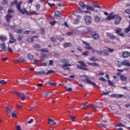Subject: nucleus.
Returning <instances> with one entry per match:
<instances>
[{
    "label": "nucleus",
    "instance_id": "46",
    "mask_svg": "<svg viewBox=\"0 0 130 130\" xmlns=\"http://www.w3.org/2000/svg\"><path fill=\"white\" fill-rule=\"evenodd\" d=\"M90 107H92L94 110H96L97 109V106L94 105H90Z\"/></svg>",
    "mask_w": 130,
    "mask_h": 130
},
{
    "label": "nucleus",
    "instance_id": "35",
    "mask_svg": "<svg viewBox=\"0 0 130 130\" xmlns=\"http://www.w3.org/2000/svg\"><path fill=\"white\" fill-rule=\"evenodd\" d=\"M17 61L18 62H22L23 61H26V60H25L23 57H20L19 59H17Z\"/></svg>",
    "mask_w": 130,
    "mask_h": 130
},
{
    "label": "nucleus",
    "instance_id": "53",
    "mask_svg": "<svg viewBox=\"0 0 130 130\" xmlns=\"http://www.w3.org/2000/svg\"><path fill=\"white\" fill-rule=\"evenodd\" d=\"M64 87L66 88V90H67V91H68V92H71V91L72 90V88H71V87L68 88V87H67V86H64Z\"/></svg>",
    "mask_w": 130,
    "mask_h": 130
},
{
    "label": "nucleus",
    "instance_id": "9",
    "mask_svg": "<svg viewBox=\"0 0 130 130\" xmlns=\"http://www.w3.org/2000/svg\"><path fill=\"white\" fill-rule=\"evenodd\" d=\"M130 56V53L128 51H124L122 53V56L123 58H127Z\"/></svg>",
    "mask_w": 130,
    "mask_h": 130
},
{
    "label": "nucleus",
    "instance_id": "30",
    "mask_svg": "<svg viewBox=\"0 0 130 130\" xmlns=\"http://www.w3.org/2000/svg\"><path fill=\"white\" fill-rule=\"evenodd\" d=\"M27 58L29 59V60H32V59L34 58V56H33V55L32 54H28L27 55Z\"/></svg>",
    "mask_w": 130,
    "mask_h": 130
},
{
    "label": "nucleus",
    "instance_id": "32",
    "mask_svg": "<svg viewBox=\"0 0 130 130\" xmlns=\"http://www.w3.org/2000/svg\"><path fill=\"white\" fill-rule=\"evenodd\" d=\"M33 48H40L41 46L38 44H36L32 46Z\"/></svg>",
    "mask_w": 130,
    "mask_h": 130
},
{
    "label": "nucleus",
    "instance_id": "47",
    "mask_svg": "<svg viewBox=\"0 0 130 130\" xmlns=\"http://www.w3.org/2000/svg\"><path fill=\"white\" fill-rule=\"evenodd\" d=\"M47 64V63H46V62H42L40 66L41 67H46Z\"/></svg>",
    "mask_w": 130,
    "mask_h": 130
},
{
    "label": "nucleus",
    "instance_id": "39",
    "mask_svg": "<svg viewBox=\"0 0 130 130\" xmlns=\"http://www.w3.org/2000/svg\"><path fill=\"white\" fill-rule=\"evenodd\" d=\"M47 57V54H42L41 55V58H46Z\"/></svg>",
    "mask_w": 130,
    "mask_h": 130
},
{
    "label": "nucleus",
    "instance_id": "22",
    "mask_svg": "<svg viewBox=\"0 0 130 130\" xmlns=\"http://www.w3.org/2000/svg\"><path fill=\"white\" fill-rule=\"evenodd\" d=\"M7 39V36L5 35L0 36V40H1V41H6Z\"/></svg>",
    "mask_w": 130,
    "mask_h": 130
},
{
    "label": "nucleus",
    "instance_id": "21",
    "mask_svg": "<svg viewBox=\"0 0 130 130\" xmlns=\"http://www.w3.org/2000/svg\"><path fill=\"white\" fill-rule=\"evenodd\" d=\"M54 16L56 17V18H58V17H61V14L59 11H55L54 12Z\"/></svg>",
    "mask_w": 130,
    "mask_h": 130
},
{
    "label": "nucleus",
    "instance_id": "52",
    "mask_svg": "<svg viewBox=\"0 0 130 130\" xmlns=\"http://www.w3.org/2000/svg\"><path fill=\"white\" fill-rule=\"evenodd\" d=\"M52 73H54V71L51 70L47 72L46 75H49V74H52Z\"/></svg>",
    "mask_w": 130,
    "mask_h": 130
},
{
    "label": "nucleus",
    "instance_id": "37",
    "mask_svg": "<svg viewBox=\"0 0 130 130\" xmlns=\"http://www.w3.org/2000/svg\"><path fill=\"white\" fill-rule=\"evenodd\" d=\"M98 125L100 127H104V128H106V125H105V124H104L102 123H101L99 124Z\"/></svg>",
    "mask_w": 130,
    "mask_h": 130
},
{
    "label": "nucleus",
    "instance_id": "19",
    "mask_svg": "<svg viewBox=\"0 0 130 130\" xmlns=\"http://www.w3.org/2000/svg\"><path fill=\"white\" fill-rule=\"evenodd\" d=\"M121 81H125L127 80V77L125 75H121L120 76Z\"/></svg>",
    "mask_w": 130,
    "mask_h": 130
},
{
    "label": "nucleus",
    "instance_id": "11",
    "mask_svg": "<svg viewBox=\"0 0 130 130\" xmlns=\"http://www.w3.org/2000/svg\"><path fill=\"white\" fill-rule=\"evenodd\" d=\"M17 96L19 97V98H20L22 101H25V98L26 96H25V94L24 93H20L18 92Z\"/></svg>",
    "mask_w": 130,
    "mask_h": 130
},
{
    "label": "nucleus",
    "instance_id": "50",
    "mask_svg": "<svg viewBox=\"0 0 130 130\" xmlns=\"http://www.w3.org/2000/svg\"><path fill=\"white\" fill-rule=\"evenodd\" d=\"M47 96H49V92L47 91L44 94V97H47Z\"/></svg>",
    "mask_w": 130,
    "mask_h": 130
},
{
    "label": "nucleus",
    "instance_id": "24",
    "mask_svg": "<svg viewBox=\"0 0 130 130\" xmlns=\"http://www.w3.org/2000/svg\"><path fill=\"white\" fill-rule=\"evenodd\" d=\"M89 59L91 61H97V60H98V59L94 56H91L89 57Z\"/></svg>",
    "mask_w": 130,
    "mask_h": 130
},
{
    "label": "nucleus",
    "instance_id": "23",
    "mask_svg": "<svg viewBox=\"0 0 130 130\" xmlns=\"http://www.w3.org/2000/svg\"><path fill=\"white\" fill-rule=\"evenodd\" d=\"M103 54L106 56L109 55V51H108V50L105 49L103 50Z\"/></svg>",
    "mask_w": 130,
    "mask_h": 130
},
{
    "label": "nucleus",
    "instance_id": "62",
    "mask_svg": "<svg viewBox=\"0 0 130 130\" xmlns=\"http://www.w3.org/2000/svg\"><path fill=\"white\" fill-rule=\"evenodd\" d=\"M56 23V21H51L50 22V25H51L52 26H53V25H54L55 23Z\"/></svg>",
    "mask_w": 130,
    "mask_h": 130
},
{
    "label": "nucleus",
    "instance_id": "8",
    "mask_svg": "<svg viewBox=\"0 0 130 130\" xmlns=\"http://www.w3.org/2000/svg\"><path fill=\"white\" fill-rule=\"evenodd\" d=\"M82 42H83V44H84V45L85 46L84 47V48L85 49H88L89 50H90V49H92V47H91L90 46V44L89 43H88V42H84L83 41H82Z\"/></svg>",
    "mask_w": 130,
    "mask_h": 130
},
{
    "label": "nucleus",
    "instance_id": "41",
    "mask_svg": "<svg viewBox=\"0 0 130 130\" xmlns=\"http://www.w3.org/2000/svg\"><path fill=\"white\" fill-rule=\"evenodd\" d=\"M0 84H1V85H6L7 82L4 80H2L0 81Z\"/></svg>",
    "mask_w": 130,
    "mask_h": 130
},
{
    "label": "nucleus",
    "instance_id": "45",
    "mask_svg": "<svg viewBox=\"0 0 130 130\" xmlns=\"http://www.w3.org/2000/svg\"><path fill=\"white\" fill-rule=\"evenodd\" d=\"M89 107H90V105H85L82 107V109L85 110V109H87V108H89Z\"/></svg>",
    "mask_w": 130,
    "mask_h": 130
},
{
    "label": "nucleus",
    "instance_id": "31",
    "mask_svg": "<svg viewBox=\"0 0 130 130\" xmlns=\"http://www.w3.org/2000/svg\"><path fill=\"white\" fill-rule=\"evenodd\" d=\"M62 63H63V64H70L69 63V60L66 59L62 60Z\"/></svg>",
    "mask_w": 130,
    "mask_h": 130
},
{
    "label": "nucleus",
    "instance_id": "3",
    "mask_svg": "<svg viewBox=\"0 0 130 130\" xmlns=\"http://www.w3.org/2000/svg\"><path fill=\"white\" fill-rule=\"evenodd\" d=\"M85 79L84 80H82V82L84 83L85 81H86L88 84H90V85H92V86H95L96 84L95 83L92 82L91 80H90V78H89V77L87 76H84Z\"/></svg>",
    "mask_w": 130,
    "mask_h": 130
},
{
    "label": "nucleus",
    "instance_id": "33",
    "mask_svg": "<svg viewBox=\"0 0 130 130\" xmlns=\"http://www.w3.org/2000/svg\"><path fill=\"white\" fill-rule=\"evenodd\" d=\"M114 97L116 98H122L123 97V95L122 94H114Z\"/></svg>",
    "mask_w": 130,
    "mask_h": 130
},
{
    "label": "nucleus",
    "instance_id": "48",
    "mask_svg": "<svg viewBox=\"0 0 130 130\" xmlns=\"http://www.w3.org/2000/svg\"><path fill=\"white\" fill-rule=\"evenodd\" d=\"M70 116H71V120H72V121H75V119H76V117L74 116H73V115H71Z\"/></svg>",
    "mask_w": 130,
    "mask_h": 130
},
{
    "label": "nucleus",
    "instance_id": "10",
    "mask_svg": "<svg viewBox=\"0 0 130 130\" xmlns=\"http://www.w3.org/2000/svg\"><path fill=\"white\" fill-rule=\"evenodd\" d=\"M79 6L81 7V8H79V11L80 12H83V10L87 7L83 2H79Z\"/></svg>",
    "mask_w": 130,
    "mask_h": 130
},
{
    "label": "nucleus",
    "instance_id": "4",
    "mask_svg": "<svg viewBox=\"0 0 130 130\" xmlns=\"http://www.w3.org/2000/svg\"><path fill=\"white\" fill-rule=\"evenodd\" d=\"M84 20L86 22V25H90L92 22V18H91V16L86 15L84 17Z\"/></svg>",
    "mask_w": 130,
    "mask_h": 130
},
{
    "label": "nucleus",
    "instance_id": "2",
    "mask_svg": "<svg viewBox=\"0 0 130 130\" xmlns=\"http://www.w3.org/2000/svg\"><path fill=\"white\" fill-rule=\"evenodd\" d=\"M115 63L117 67L119 68H120V67H121L122 65L126 67H130V63L128 60H124L121 62L119 61L118 60H117L115 61Z\"/></svg>",
    "mask_w": 130,
    "mask_h": 130
},
{
    "label": "nucleus",
    "instance_id": "54",
    "mask_svg": "<svg viewBox=\"0 0 130 130\" xmlns=\"http://www.w3.org/2000/svg\"><path fill=\"white\" fill-rule=\"evenodd\" d=\"M30 32H31V31L26 30V31H24V34H25V35H28L30 34Z\"/></svg>",
    "mask_w": 130,
    "mask_h": 130
},
{
    "label": "nucleus",
    "instance_id": "42",
    "mask_svg": "<svg viewBox=\"0 0 130 130\" xmlns=\"http://www.w3.org/2000/svg\"><path fill=\"white\" fill-rule=\"evenodd\" d=\"M40 50L42 52H48V49L47 48L41 49Z\"/></svg>",
    "mask_w": 130,
    "mask_h": 130
},
{
    "label": "nucleus",
    "instance_id": "56",
    "mask_svg": "<svg viewBox=\"0 0 130 130\" xmlns=\"http://www.w3.org/2000/svg\"><path fill=\"white\" fill-rule=\"evenodd\" d=\"M99 80H100V81H103V82H105V81H106V79H105L103 77H99Z\"/></svg>",
    "mask_w": 130,
    "mask_h": 130
},
{
    "label": "nucleus",
    "instance_id": "20",
    "mask_svg": "<svg viewBox=\"0 0 130 130\" xmlns=\"http://www.w3.org/2000/svg\"><path fill=\"white\" fill-rule=\"evenodd\" d=\"M46 74V72H45V71L43 70L41 71H39L38 72H37L36 75L37 76H41L42 75H45Z\"/></svg>",
    "mask_w": 130,
    "mask_h": 130
},
{
    "label": "nucleus",
    "instance_id": "27",
    "mask_svg": "<svg viewBox=\"0 0 130 130\" xmlns=\"http://www.w3.org/2000/svg\"><path fill=\"white\" fill-rule=\"evenodd\" d=\"M129 31H130V21H129V26L125 28L124 32L125 33H128V32Z\"/></svg>",
    "mask_w": 130,
    "mask_h": 130
},
{
    "label": "nucleus",
    "instance_id": "26",
    "mask_svg": "<svg viewBox=\"0 0 130 130\" xmlns=\"http://www.w3.org/2000/svg\"><path fill=\"white\" fill-rule=\"evenodd\" d=\"M94 20L96 23H99V22H100V17L98 16H96L94 17Z\"/></svg>",
    "mask_w": 130,
    "mask_h": 130
},
{
    "label": "nucleus",
    "instance_id": "49",
    "mask_svg": "<svg viewBox=\"0 0 130 130\" xmlns=\"http://www.w3.org/2000/svg\"><path fill=\"white\" fill-rule=\"evenodd\" d=\"M116 126H124V125L121 124V123H116Z\"/></svg>",
    "mask_w": 130,
    "mask_h": 130
},
{
    "label": "nucleus",
    "instance_id": "58",
    "mask_svg": "<svg viewBox=\"0 0 130 130\" xmlns=\"http://www.w3.org/2000/svg\"><path fill=\"white\" fill-rule=\"evenodd\" d=\"M12 117H17V114H16V113H14V112H12Z\"/></svg>",
    "mask_w": 130,
    "mask_h": 130
},
{
    "label": "nucleus",
    "instance_id": "40",
    "mask_svg": "<svg viewBox=\"0 0 130 130\" xmlns=\"http://www.w3.org/2000/svg\"><path fill=\"white\" fill-rule=\"evenodd\" d=\"M121 32V28H117L116 29V32L117 33V34H119Z\"/></svg>",
    "mask_w": 130,
    "mask_h": 130
},
{
    "label": "nucleus",
    "instance_id": "18",
    "mask_svg": "<svg viewBox=\"0 0 130 130\" xmlns=\"http://www.w3.org/2000/svg\"><path fill=\"white\" fill-rule=\"evenodd\" d=\"M89 66H90L91 67H96V68H99V64L96 63V62H88L87 63Z\"/></svg>",
    "mask_w": 130,
    "mask_h": 130
},
{
    "label": "nucleus",
    "instance_id": "15",
    "mask_svg": "<svg viewBox=\"0 0 130 130\" xmlns=\"http://www.w3.org/2000/svg\"><path fill=\"white\" fill-rule=\"evenodd\" d=\"M76 68L77 69H79V70H83V71H89V69L86 67H83V66H81V65L77 64L76 66Z\"/></svg>",
    "mask_w": 130,
    "mask_h": 130
},
{
    "label": "nucleus",
    "instance_id": "36",
    "mask_svg": "<svg viewBox=\"0 0 130 130\" xmlns=\"http://www.w3.org/2000/svg\"><path fill=\"white\" fill-rule=\"evenodd\" d=\"M78 63H80V64H81V66H82V67H86V64L83 61H78Z\"/></svg>",
    "mask_w": 130,
    "mask_h": 130
},
{
    "label": "nucleus",
    "instance_id": "43",
    "mask_svg": "<svg viewBox=\"0 0 130 130\" xmlns=\"http://www.w3.org/2000/svg\"><path fill=\"white\" fill-rule=\"evenodd\" d=\"M41 7V5H40V4H37V5H36V8L37 11H39Z\"/></svg>",
    "mask_w": 130,
    "mask_h": 130
},
{
    "label": "nucleus",
    "instance_id": "25",
    "mask_svg": "<svg viewBox=\"0 0 130 130\" xmlns=\"http://www.w3.org/2000/svg\"><path fill=\"white\" fill-rule=\"evenodd\" d=\"M70 46H72V44L71 43H66L63 44V47H64V48H67V47H70Z\"/></svg>",
    "mask_w": 130,
    "mask_h": 130
},
{
    "label": "nucleus",
    "instance_id": "63",
    "mask_svg": "<svg viewBox=\"0 0 130 130\" xmlns=\"http://www.w3.org/2000/svg\"><path fill=\"white\" fill-rule=\"evenodd\" d=\"M108 94H109V92H104L103 91V95H105V96H107V95H108Z\"/></svg>",
    "mask_w": 130,
    "mask_h": 130
},
{
    "label": "nucleus",
    "instance_id": "34",
    "mask_svg": "<svg viewBox=\"0 0 130 130\" xmlns=\"http://www.w3.org/2000/svg\"><path fill=\"white\" fill-rule=\"evenodd\" d=\"M86 8V10H88L89 11H94V8L91 6H87Z\"/></svg>",
    "mask_w": 130,
    "mask_h": 130
},
{
    "label": "nucleus",
    "instance_id": "59",
    "mask_svg": "<svg viewBox=\"0 0 130 130\" xmlns=\"http://www.w3.org/2000/svg\"><path fill=\"white\" fill-rule=\"evenodd\" d=\"M11 13H14V10H12L9 9L8 11V14H11Z\"/></svg>",
    "mask_w": 130,
    "mask_h": 130
},
{
    "label": "nucleus",
    "instance_id": "5",
    "mask_svg": "<svg viewBox=\"0 0 130 130\" xmlns=\"http://www.w3.org/2000/svg\"><path fill=\"white\" fill-rule=\"evenodd\" d=\"M115 24L116 25H117V24L119 23L120 22V21H121V17L118 16V15H115Z\"/></svg>",
    "mask_w": 130,
    "mask_h": 130
},
{
    "label": "nucleus",
    "instance_id": "64",
    "mask_svg": "<svg viewBox=\"0 0 130 130\" xmlns=\"http://www.w3.org/2000/svg\"><path fill=\"white\" fill-rule=\"evenodd\" d=\"M16 107V108H18V109H21V108H22L21 105H17Z\"/></svg>",
    "mask_w": 130,
    "mask_h": 130
},
{
    "label": "nucleus",
    "instance_id": "7",
    "mask_svg": "<svg viewBox=\"0 0 130 130\" xmlns=\"http://www.w3.org/2000/svg\"><path fill=\"white\" fill-rule=\"evenodd\" d=\"M9 36L10 43H14V42H16V41H17V40L15 39V37H14V36H13V34L9 33Z\"/></svg>",
    "mask_w": 130,
    "mask_h": 130
},
{
    "label": "nucleus",
    "instance_id": "55",
    "mask_svg": "<svg viewBox=\"0 0 130 130\" xmlns=\"http://www.w3.org/2000/svg\"><path fill=\"white\" fill-rule=\"evenodd\" d=\"M50 40L51 42H52L54 43V42H55V40H56V39L54 37H51L50 38Z\"/></svg>",
    "mask_w": 130,
    "mask_h": 130
},
{
    "label": "nucleus",
    "instance_id": "28",
    "mask_svg": "<svg viewBox=\"0 0 130 130\" xmlns=\"http://www.w3.org/2000/svg\"><path fill=\"white\" fill-rule=\"evenodd\" d=\"M15 31L16 33H18L19 34H21L22 33V32H23V29H22L17 28V29H15Z\"/></svg>",
    "mask_w": 130,
    "mask_h": 130
},
{
    "label": "nucleus",
    "instance_id": "61",
    "mask_svg": "<svg viewBox=\"0 0 130 130\" xmlns=\"http://www.w3.org/2000/svg\"><path fill=\"white\" fill-rule=\"evenodd\" d=\"M83 55H88L89 54V52L87 51H86L85 52H84L82 53Z\"/></svg>",
    "mask_w": 130,
    "mask_h": 130
},
{
    "label": "nucleus",
    "instance_id": "6",
    "mask_svg": "<svg viewBox=\"0 0 130 130\" xmlns=\"http://www.w3.org/2000/svg\"><path fill=\"white\" fill-rule=\"evenodd\" d=\"M92 36L93 39L94 40H97L99 39V35L96 32V31H92Z\"/></svg>",
    "mask_w": 130,
    "mask_h": 130
},
{
    "label": "nucleus",
    "instance_id": "1",
    "mask_svg": "<svg viewBox=\"0 0 130 130\" xmlns=\"http://www.w3.org/2000/svg\"><path fill=\"white\" fill-rule=\"evenodd\" d=\"M12 6H16V9L17 11L19 12L22 15H27V16H31V15H38L37 12L35 11H31L30 12H28L26 9L23 8L22 9H21V6H22V2L21 1L19 2L18 3V1L17 0H14L12 3Z\"/></svg>",
    "mask_w": 130,
    "mask_h": 130
},
{
    "label": "nucleus",
    "instance_id": "13",
    "mask_svg": "<svg viewBox=\"0 0 130 130\" xmlns=\"http://www.w3.org/2000/svg\"><path fill=\"white\" fill-rule=\"evenodd\" d=\"M13 18V16L10 15V14H7L5 16L6 20L7 23H10L11 22V19Z\"/></svg>",
    "mask_w": 130,
    "mask_h": 130
},
{
    "label": "nucleus",
    "instance_id": "51",
    "mask_svg": "<svg viewBox=\"0 0 130 130\" xmlns=\"http://www.w3.org/2000/svg\"><path fill=\"white\" fill-rule=\"evenodd\" d=\"M108 36H109V38H110V39H114V36L110 34H109Z\"/></svg>",
    "mask_w": 130,
    "mask_h": 130
},
{
    "label": "nucleus",
    "instance_id": "14",
    "mask_svg": "<svg viewBox=\"0 0 130 130\" xmlns=\"http://www.w3.org/2000/svg\"><path fill=\"white\" fill-rule=\"evenodd\" d=\"M72 67V65L71 64H63L62 65V69H63V70H65L66 71H68V70H69V67Z\"/></svg>",
    "mask_w": 130,
    "mask_h": 130
},
{
    "label": "nucleus",
    "instance_id": "38",
    "mask_svg": "<svg viewBox=\"0 0 130 130\" xmlns=\"http://www.w3.org/2000/svg\"><path fill=\"white\" fill-rule=\"evenodd\" d=\"M57 39L59 40V41H62V40H64V39H63L60 36H58L57 37Z\"/></svg>",
    "mask_w": 130,
    "mask_h": 130
},
{
    "label": "nucleus",
    "instance_id": "29",
    "mask_svg": "<svg viewBox=\"0 0 130 130\" xmlns=\"http://www.w3.org/2000/svg\"><path fill=\"white\" fill-rule=\"evenodd\" d=\"M6 110L7 112H8L9 113V114H12V110H11V109H10V107H6Z\"/></svg>",
    "mask_w": 130,
    "mask_h": 130
},
{
    "label": "nucleus",
    "instance_id": "57",
    "mask_svg": "<svg viewBox=\"0 0 130 130\" xmlns=\"http://www.w3.org/2000/svg\"><path fill=\"white\" fill-rule=\"evenodd\" d=\"M3 5H5V6H7L8 5V0H3Z\"/></svg>",
    "mask_w": 130,
    "mask_h": 130
},
{
    "label": "nucleus",
    "instance_id": "12",
    "mask_svg": "<svg viewBox=\"0 0 130 130\" xmlns=\"http://www.w3.org/2000/svg\"><path fill=\"white\" fill-rule=\"evenodd\" d=\"M48 120L49 121L48 124H49V125H52V124H53L54 125H56V122L54 121V119H52L49 118L48 119Z\"/></svg>",
    "mask_w": 130,
    "mask_h": 130
},
{
    "label": "nucleus",
    "instance_id": "16",
    "mask_svg": "<svg viewBox=\"0 0 130 130\" xmlns=\"http://www.w3.org/2000/svg\"><path fill=\"white\" fill-rule=\"evenodd\" d=\"M107 20L108 21H110V20H112V19H114V15H113V13H111L107 17Z\"/></svg>",
    "mask_w": 130,
    "mask_h": 130
},
{
    "label": "nucleus",
    "instance_id": "60",
    "mask_svg": "<svg viewBox=\"0 0 130 130\" xmlns=\"http://www.w3.org/2000/svg\"><path fill=\"white\" fill-rule=\"evenodd\" d=\"M15 128L17 130H22V129H21V127L20 126V125H16Z\"/></svg>",
    "mask_w": 130,
    "mask_h": 130
},
{
    "label": "nucleus",
    "instance_id": "17",
    "mask_svg": "<svg viewBox=\"0 0 130 130\" xmlns=\"http://www.w3.org/2000/svg\"><path fill=\"white\" fill-rule=\"evenodd\" d=\"M1 49H2V51H6L7 47L6 46V43H2L1 44Z\"/></svg>",
    "mask_w": 130,
    "mask_h": 130
},
{
    "label": "nucleus",
    "instance_id": "44",
    "mask_svg": "<svg viewBox=\"0 0 130 130\" xmlns=\"http://www.w3.org/2000/svg\"><path fill=\"white\" fill-rule=\"evenodd\" d=\"M34 40H35L34 39V38H28V39H27L28 42H30V43L33 42V41H34Z\"/></svg>",
    "mask_w": 130,
    "mask_h": 130
}]
</instances>
